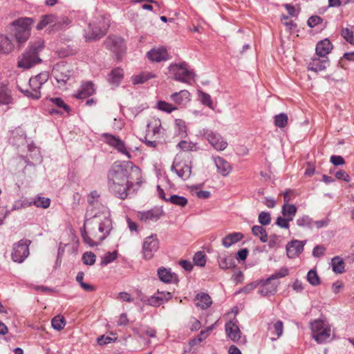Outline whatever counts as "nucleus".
Instances as JSON below:
<instances>
[{
  "label": "nucleus",
  "instance_id": "nucleus-40",
  "mask_svg": "<svg viewBox=\"0 0 354 354\" xmlns=\"http://www.w3.org/2000/svg\"><path fill=\"white\" fill-rule=\"evenodd\" d=\"M252 232L254 236H259L262 243L268 241V235L264 227L261 225H254L252 227Z\"/></svg>",
  "mask_w": 354,
  "mask_h": 354
},
{
  "label": "nucleus",
  "instance_id": "nucleus-25",
  "mask_svg": "<svg viewBox=\"0 0 354 354\" xmlns=\"http://www.w3.org/2000/svg\"><path fill=\"white\" fill-rule=\"evenodd\" d=\"M50 102H52L53 104L56 106L60 110L56 109H51L50 110V113H69L71 111V108L68 105H67L64 101L60 97H51L49 99Z\"/></svg>",
  "mask_w": 354,
  "mask_h": 354
},
{
  "label": "nucleus",
  "instance_id": "nucleus-46",
  "mask_svg": "<svg viewBox=\"0 0 354 354\" xmlns=\"http://www.w3.org/2000/svg\"><path fill=\"white\" fill-rule=\"evenodd\" d=\"M118 257V252L113 251V252H106L103 257H102V261L101 265L102 266H106L109 263L114 261Z\"/></svg>",
  "mask_w": 354,
  "mask_h": 354
},
{
  "label": "nucleus",
  "instance_id": "nucleus-17",
  "mask_svg": "<svg viewBox=\"0 0 354 354\" xmlns=\"http://www.w3.org/2000/svg\"><path fill=\"white\" fill-rule=\"evenodd\" d=\"M163 215V211L160 209H152L147 211L139 212L138 217L139 219L146 223H151L158 221Z\"/></svg>",
  "mask_w": 354,
  "mask_h": 354
},
{
  "label": "nucleus",
  "instance_id": "nucleus-5",
  "mask_svg": "<svg viewBox=\"0 0 354 354\" xmlns=\"http://www.w3.org/2000/svg\"><path fill=\"white\" fill-rule=\"evenodd\" d=\"M33 23V19L29 17L19 18L12 22L11 25L15 28L14 36L19 45L25 43L29 38Z\"/></svg>",
  "mask_w": 354,
  "mask_h": 354
},
{
  "label": "nucleus",
  "instance_id": "nucleus-61",
  "mask_svg": "<svg viewBox=\"0 0 354 354\" xmlns=\"http://www.w3.org/2000/svg\"><path fill=\"white\" fill-rule=\"evenodd\" d=\"M48 77L49 75L47 72H42L37 75L32 77V78L37 79V82H39L40 84L43 86L48 81Z\"/></svg>",
  "mask_w": 354,
  "mask_h": 354
},
{
  "label": "nucleus",
  "instance_id": "nucleus-3",
  "mask_svg": "<svg viewBox=\"0 0 354 354\" xmlns=\"http://www.w3.org/2000/svg\"><path fill=\"white\" fill-rule=\"evenodd\" d=\"M111 221L104 216V221L99 224L97 230L88 234L85 230H82V237L85 243L91 247L96 246L108 236L111 231Z\"/></svg>",
  "mask_w": 354,
  "mask_h": 354
},
{
  "label": "nucleus",
  "instance_id": "nucleus-27",
  "mask_svg": "<svg viewBox=\"0 0 354 354\" xmlns=\"http://www.w3.org/2000/svg\"><path fill=\"white\" fill-rule=\"evenodd\" d=\"M214 162L216 167L217 171L223 176H227L231 171V166L228 162L223 158L214 157Z\"/></svg>",
  "mask_w": 354,
  "mask_h": 354
},
{
  "label": "nucleus",
  "instance_id": "nucleus-10",
  "mask_svg": "<svg viewBox=\"0 0 354 354\" xmlns=\"http://www.w3.org/2000/svg\"><path fill=\"white\" fill-rule=\"evenodd\" d=\"M100 196L97 191H93L88 196V203L90 206L87 210V214L92 217H97L100 213L108 214L107 208L100 201Z\"/></svg>",
  "mask_w": 354,
  "mask_h": 354
},
{
  "label": "nucleus",
  "instance_id": "nucleus-38",
  "mask_svg": "<svg viewBox=\"0 0 354 354\" xmlns=\"http://www.w3.org/2000/svg\"><path fill=\"white\" fill-rule=\"evenodd\" d=\"M331 266L335 273L342 274L344 272V261L339 256H336L332 259Z\"/></svg>",
  "mask_w": 354,
  "mask_h": 354
},
{
  "label": "nucleus",
  "instance_id": "nucleus-20",
  "mask_svg": "<svg viewBox=\"0 0 354 354\" xmlns=\"http://www.w3.org/2000/svg\"><path fill=\"white\" fill-rule=\"evenodd\" d=\"M106 46L111 51L119 55L125 50L124 39L117 36H110L106 40Z\"/></svg>",
  "mask_w": 354,
  "mask_h": 354
},
{
  "label": "nucleus",
  "instance_id": "nucleus-52",
  "mask_svg": "<svg viewBox=\"0 0 354 354\" xmlns=\"http://www.w3.org/2000/svg\"><path fill=\"white\" fill-rule=\"evenodd\" d=\"M193 260L196 265L203 267L206 263V256L203 252H197L194 254Z\"/></svg>",
  "mask_w": 354,
  "mask_h": 354
},
{
  "label": "nucleus",
  "instance_id": "nucleus-42",
  "mask_svg": "<svg viewBox=\"0 0 354 354\" xmlns=\"http://www.w3.org/2000/svg\"><path fill=\"white\" fill-rule=\"evenodd\" d=\"M31 206L32 205L37 206V207H41L44 209H46L50 206V200L49 198L37 196L34 200L30 201Z\"/></svg>",
  "mask_w": 354,
  "mask_h": 354
},
{
  "label": "nucleus",
  "instance_id": "nucleus-41",
  "mask_svg": "<svg viewBox=\"0 0 354 354\" xmlns=\"http://www.w3.org/2000/svg\"><path fill=\"white\" fill-rule=\"evenodd\" d=\"M219 267L221 269H230L235 266L234 261L231 257H220L218 260Z\"/></svg>",
  "mask_w": 354,
  "mask_h": 354
},
{
  "label": "nucleus",
  "instance_id": "nucleus-43",
  "mask_svg": "<svg viewBox=\"0 0 354 354\" xmlns=\"http://www.w3.org/2000/svg\"><path fill=\"white\" fill-rule=\"evenodd\" d=\"M71 24V21L67 17L64 16L57 17L55 22V30H62L66 28L69 26Z\"/></svg>",
  "mask_w": 354,
  "mask_h": 354
},
{
  "label": "nucleus",
  "instance_id": "nucleus-58",
  "mask_svg": "<svg viewBox=\"0 0 354 354\" xmlns=\"http://www.w3.org/2000/svg\"><path fill=\"white\" fill-rule=\"evenodd\" d=\"M290 221H291V220H288V218H286L284 216L283 217L279 216L277 218L276 225L281 228L288 229L290 227V225H289Z\"/></svg>",
  "mask_w": 354,
  "mask_h": 354
},
{
  "label": "nucleus",
  "instance_id": "nucleus-64",
  "mask_svg": "<svg viewBox=\"0 0 354 354\" xmlns=\"http://www.w3.org/2000/svg\"><path fill=\"white\" fill-rule=\"evenodd\" d=\"M326 251V248L322 245H316L313 250V255L315 257H322Z\"/></svg>",
  "mask_w": 354,
  "mask_h": 354
},
{
  "label": "nucleus",
  "instance_id": "nucleus-49",
  "mask_svg": "<svg viewBox=\"0 0 354 354\" xmlns=\"http://www.w3.org/2000/svg\"><path fill=\"white\" fill-rule=\"evenodd\" d=\"M288 115L286 113H280L274 116V124L279 128H283L288 123Z\"/></svg>",
  "mask_w": 354,
  "mask_h": 354
},
{
  "label": "nucleus",
  "instance_id": "nucleus-59",
  "mask_svg": "<svg viewBox=\"0 0 354 354\" xmlns=\"http://www.w3.org/2000/svg\"><path fill=\"white\" fill-rule=\"evenodd\" d=\"M214 328V325H212L211 326L208 327L205 330H201L200 332V334L197 337V342H201L202 341L208 337L210 332L213 330Z\"/></svg>",
  "mask_w": 354,
  "mask_h": 354
},
{
  "label": "nucleus",
  "instance_id": "nucleus-24",
  "mask_svg": "<svg viewBox=\"0 0 354 354\" xmlns=\"http://www.w3.org/2000/svg\"><path fill=\"white\" fill-rule=\"evenodd\" d=\"M158 276L160 280L166 283H177V274L171 272V269L161 267L158 270Z\"/></svg>",
  "mask_w": 354,
  "mask_h": 354
},
{
  "label": "nucleus",
  "instance_id": "nucleus-48",
  "mask_svg": "<svg viewBox=\"0 0 354 354\" xmlns=\"http://www.w3.org/2000/svg\"><path fill=\"white\" fill-rule=\"evenodd\" d=\"M342 37L349 44L354 45V32L348 28H343L341 30Z\"/></svg>",
  "mask_w": 354,
  "mask_h": 354
},
{
  "label": "nucleus",
  "instance_id": "nucleus-39",
  "mask_svg": "<svg viewBox=\"0 0 354 354\" xmlns=\"http://www.w3.org/2000/svg\"><path fill=\"white\" fill-rule=\"evenodd\" d=\"M296 223L299 227H306L312 230L314 227V221L308 215H303L296 220Z\"/></svg>",
  "mask_w": 354,
  "mask_h": 354
},
{
  "label": "nucleus",
  "instance_id": "nucleus-63",
  "mask_svg": "<svg viewBox=\"0 0 354 354\" xmlns=\"http://www.w3.org/2000/svg\"><path fill=\"white\" fill-rule=\"evenodd\" d=\"M330 161L335 166L343 165L345 163L344 159L341 156L336 155L332 156Z\"/></svg>",
  "mask_w": 354,
  "mask_h": 354
},
{
  "label": "nucleus",
  "instance_id": "nucleus-57",
  "mask_svg": "<svg viewBox=\"0 0 354 354\" xmlns=\"http://www.w3.org/2000/svg\"><path fill=\"white\" fill-rule=\"evenodd\" d=\"M12 102L11 96L3 89L0 90V104L8 105Z\"/></svg>",
  "mask_w": 354,
  "mask_h": 354
},
{
  "label": "nucleus",
  "instance_id": "nucleus-26",
  "mask_svg": "<svg viewBox=\"0 0 354 354\" xmlns=\"http://www.w3.org/2000/svg\"><path fill=\"white\" fill-rule=\"evenodd\" d=\"M95 93L94 85L91 82L83 83L77 93L75 95L77 99H84L92 95Z\"/></svg>",
  "mask_w": 354,
  "mask_h": 354
},
{
  "label": "nucleus",
  "instance_id": "nucleus-34",
  "mask_svg": "<svg viewBox=\"0 0 354 354\" xmlns=\"http://www.w3.org/2000/svg\"><path fill=\"white\" fill-rule=\"evenodd\" d=\"M189 93L186 90H182L174 93L171 95V99L177 104H184L189 101Z\"/></svg>",
  "mask_w": 354,
  "mask_h": 354
},
{
  "label": "nucleus",
  "instance_id": "nucleus-9",
  "mask_svg": "<svg viewBox=\"0 0 354 354\" xmlns=\"http://www.w3.org/2000/svg\"><path fill=\"white\" fill-rule=\"evenodd\" d=\"M169 71L174 75L175 80L179 82L190 83L194 77V72L188 68L186 63L171 64Z\"/></svg>",
  "mask_w": 354,
  "mask_h": 354
},
{
  "label": "nucleus",
  "instance_id": "nucleus-13",
  "mask_svg": "<svg viewBox=\"0 0 354 354\" xmlns=\"http://www.w3.org/2000/svg\"><path fill=\"white\" fill-rule=\"evenodd\" d=\"M104 138V142L110 147H113L120 153H122L127 156V158H131V155L129 151L127 149L124 142L119 137L104 133L102 134Z\"/></svg>",
  "mask_w": 354,
  "mask_h": 354
},
{
  "label": "nucleus",
  "instance_id": "nucleus-54",
  "mask_svg": "<svg viewBox=\"0 0 354 354\" xmlns=\"http://www.w3.org/2000/svg\"><path fill=\"white\" fill-rule=\"evenodd\" d=\"M176 128L177 133L182 138L185 137L187 136L186 126L185 122H183L181 120H176Z\"/></svg>",
  "mask_w": 354,
  "mask_h": 354
},
{
  "label": "nucleus",
  "instance_id": "nucleus-60",
  "mask_svg": "<svg viewBox=\"0 0 354 354\" xmlns=\"http://www.w3.org/2000/svg\"><path fill=\"white\" fill-rule=\"evenodd\" d=\"M200 96H201V100L202 103L203 104L212 108V101L210 95L204 92H201Z\"/></svg>",
  "mask_w": 354,
  "mask_h": 354
},
{
  "label": "nucleus",
  "instance_id": "nucleus-23",
  "mask_svg": "<svg viewBox=\"0 0 354 354\" xmlns=\"http://www.w3.org/2000/svg\"><path fill=\"white\" fill-rule=\"evenodd\" d=\"M147 57L151 62H160L169 59V54L165 48H157L150 50L147 53Z\"/></svg>",
  "mask_w": 354,
  "mask_h": 354
},
{
  "label": "nucleus",
  "instance_id": "nucleus-36",
  "mask_svg": "<svg viewBox=\"0 0 354 354\" xmlns=\"http://www.w3.org/2000/svg\"><path fill=\"white\" fill-rule=\"evenodd\" d=\"M297 208L295 205L284 203L281 208V214L284 217L288 218V220H293Z\"/></svg>",
  "mask_w": 354,
  "mask_h": 354
},
{
  "label": "nucleus",
  "instance_id": "nucleus-19",
  "mask_svg": "<svg viewBox=\"0 0 354 354\" xmlns=\"http://www.w3.org/2000/svg\"><path fill=\"white\" fill-rule=\"evenodd\" d=\"M52 73L57 82L60 84H65L71 77L69 70L66 66L63 64H56Z\"/></svg>",
  "mask_w": 354,
  "mask_h": 354
},
{
  "label": "nucleus",
  "instance_id": "nucleus-50",
  "mask_svg": "<svg viewBox=\"0 0 354 354\" xmlns=\"http://www.w3.org/2000/svg\"><path fill=\"white\" fill-rule=\"evenodd\" d=\"M307 280L312 286H317L320 283V279L318 277L317 272L314 270H310L307 274Z\"/></svg>",
  "mask_w": 354,
  "mask_h": 354
},
{
  "label": "nucleus",
  "instance_id": "nucleus-51",
  "mask_svg": "<svg viewBox=\"0 0 354 354\" xmlns=\"http://www.w3.org/2000/svg\"><path fill=\"white\" fill-rule=\"evenodd\" d=\"M82 259L84 264L92 266L95 262L96 256L92 252H86L83 254Z\"/></svg>",
  "mask_w": 354,
  "mask_h": 354
},
{
  "label": "nucleus",
  "instance_id": "nucleus-44",
  "mask_svg": "<svg viewBox=\"0 0 354 354\" xmlns=\"http://www.w3.org/2000/svg\"><path fill=\"white\" fill-rule=\"evenodd\" d=\"M31 206L30 201L25 198L17 200L14 202L12 206L11 207L10 212L19 210L24 208H26Z\"/></svg>",
  "mask_w": 354,
  "mask_h": 354
},
{
  "label": "nucleus",
  "instance_id": "nucleus-33",
  "mask_svg": "<svg viewBox=\"0 0 354 354\" xmlns=\"http://www.w3.org/2000/svg\"><path fill=\"white\" fill-rule=\"evenodd\" d=\"M243 238V234L240 232H233L225 236L222 240V245L228 248L233 244L239 242Z\"/></svg>",
  "mask_w": 354,
  "mask_h": 354
},
{
  "label": "nucleus",
  "instance_id": "nucleus-35",
  "mask_svg": "<svg viewBox=\"0 0 354 354\" xmlns=\"http://www.w3.org/2000/svg\"><path fill=\"white\" fill-rule=\"evenodd\" d=\"M196 306L202 309L207 308L212 304L210 297L205 293L198 294L196 297Z\"/></svg>",
  "mask_w": 354,
  "mask_h": 354
},
{
  "label": "nucleus",
  "instance_id": "nucleus-31",
  "mask_svg": "<svg viewBox=\"0 0 354 354\" xmlns=\"http://www.w3.org/2000/svg\"><path fill=\"white\" fill-rule=\"evenodd\" d=\"M123 70L120 68H116L110 72L108 81L113 86H118L123 79Z\"/></svg>",
  "mask_w": 354,
  "mask_h": 354
},
{
  "label": "nucleus",
  "instance_id": "nucleus-7",
  "mask_svg": "<svg viewBox=\"0 0 354 354\" xmlns=\"http://www.w3.org/2000/svg\"><path fill=\"white\" fill-rule=\"evenodd\" d=\"M171 170L176 173L179 178L186 180L190 177L192 174L191 162L188 158L178 154L174 160Z\"/></svg>",
  "mask_w": 354,
  "mask_h": 354
},
{
  "label": "nucleus",
  "instance_id": "nucleus-4",
  "mask_svg": "<svg viewBox=\"0 0 354 354\" xmlns=\"http://www.w3.org/2000/svg\"><path fill=\"white\" fill-rule=\"evenodd\" d=\"M109 24L105 17L96 18L89 22L84 29V37L86 41H91L102 37L106 32Z\"/></svg>",
  "mask_w": 354,
  "mask_h": 354
},
{
  "label": "nucleus",
  "instance_id": "nucleus-12",
  "mask_svg": "<svg viewBox=\"0 0 354 354\" xmlns=\"http://www.w3.org/2000/svg\"><path fill=\"white\" fill-rule=\"evenodd\" d=\"M200 133L215 149L223 151L227 147V142L219 133L207 129H203Z\"/></svg>",
  "mask_w": 354,
  "mask_h": 354
},
{
  "label": "nucleus",
  "instance_id": "nucleus-1",
  "mask_svg": "<svg viewBox=\"0 0 354 354\" xmlns=\"http://www.w3.org/2000/svg\"><path fill=\"white\" fill-rule=\"evenodd\" d=\"M140 176V168L131 162H115L107 174L109 190L117 198L124 200L133 181L139 180Z\"/></svg>",
  "mask_w": 354,
  "mask_h": 354
},
{
  "label": "nucleus",
  "instance_id": "nucleus-47",
  "mask_svg": "<svg viewBox=\"0 0 354 354\" xmlns=\"http://www.w3.org/2000/svg\"><path fill=\"white\" fill-rule=\"evenodd\" d=\"M52 327L57 330H62L66 325L65 319L62 316H55L51 321Z\"/></svg>",
  "mask_w": 354,
  "mask_h": 354
},
{
  "label": "nucleus",
  "instance_id": "nucleus-11",
  "mask_svg": "<svg viewBox=\"0 0 354 354\" xmlns=\"http://www.w3.org/2000/svg\"><path fill=\"white\" fill-rule=\"evenodd\" d=\"M31 241L28 239H21L13 245V251L12 252V259L16 262L21 263L29 255V245Z\"/></svg>",
  "mask_w": 354,
  "mask_h": 354
},
{
  "label": "nucleus",
  "instance_id": "nucleus-18",
  "mask_svg": "<svg viewBox=\"0 0 354 354\" xmlns=\"http://www.w3.org/2000/svg\"><path fill=\"white\" fill-rule=\"evenodd\" d=\"M29 86L30 89H23L21 87H19V91L24 93L28 97L38 100L41 97V91L40 89L42 87V85L40 84L39 82H37L35 78H30L29 80Z\"/></svg>",
  "mask_w": 354,
  "mask_h": 354
},
{
  "label": "nucleus",
  "instance_id": "nucleus-53",
  "mask_svg": "<svg viewBox=\"0 0 354 354\" xmlns=\"http://www.w3.org/2000/svg\"><path fill=\"white\" fill-rule=\"evenodd\" d=\"M157 107L159 110L167 113H171L176 109V107L173 106L171 104L166 102L165 101L158 102Z\"/></svg>",
  "mask_w": 354,
  "mask_h": 354
},
{
  "label": "nucleus",
  "instance_id": "nucleus-14",
  "mask_svg": "<svg viewBox=\"0 0 354 354\" xmlns=\"http://www.w3.org/2000/svg\"><path fill=\"white\" fill-rule=\"evenodd\" d=\"M159 248V241L156 234L146 237L142 244V253L145 259H151Z\"/></svg>",
  "mask_w": 354,
  "mask_h": 354
},
{
  "label": "nucleus",
  "instance_id": "nucleus-16",
  "mask_svg": "<svg viewBox=\"0 0 354 354\" xmlns=\"http://www.w3.org/2000/svg\"><path fill=\"white\" fill-rule=\"evenodd\" d=\"M147 137L157 139L162 137L164 134L161 122L158 118L151 119L147 124Z\"/></svg>",
  "mask_w": 354,
  "mask_h": 354
},
{
  "label": "nucleus",
  "instance_id": "nucleus-15",
  "mask_svg": "<svg viewBox=\"0 0 354 354\" xmlns=\"http://www.w3.org/2000/svg\"><path fill=\"white\" fill-rule=\"evenodd\" d=\"M172 295L169 292L158 291L156 294L151 296L150 297H143L140 299V300L151 306L158 307L160 305L169 301Z\"/></svg>",
  "mask_w": 354,
  "mask_h": 354
},
{
  "label": "nucleus",
  "instance_id": "nucleus-55",
  "mask_svg": "<svg viewBox=\"0 0 354 354\" xmlns=\"http://www.w3.org/2000/svg\"><path fill=\"white\" fill-rule=\"evenodd\" d=\"M258 221L262 225H268L271 222V217L270 214L268 212H261L259 214L258 217Z\"/></svg>",
  "mask_w": 354,
  "mask_h": 354
},
{
  "label": "nucleus",
  "instance_id": "nucleus-45",
  "mask_svg": "<svg viewBox=\"0 0 354 354\" xmlns=\"http://www.w3.org/2000/svg\"><path fill=\"white\" fill-rule=\"evenodd\" d=\"M166 201H169L180 207H185L187 204V199L186 198L176 194L171 196L168 199H166Z\"/></svg>",
  "mask_w": 354,
  "mask_h": 354
},
{
  "label": "nucleus",
  "instance_id": "nucleus-32",
  "mask_svg": "<svg viewBox=\"0 0 354 354\" xmlns=\"http://www.w3.org/2000/svg\"><path fill=\"white\" fill-rule=\"evenodd\" d=\"M328 65V59L319 58H313L308 64V69L315 72L324 71Z\"/></svg>",
  "mask_w": 354,
  "mask_h": 354
},
{
  "label": "nucleus",
  "instance_id": "nucleus-56",
  "mask_svg": "<svg viewBox=\"0 0 354 354\" xmlns=\"http://www.w3.org/2000/svg\"><path fill=\"white\" fill-rule=\"evenodd\" d=\"M270 330H273V333L277 335V337H279L283 334V322L280 320L274 322L272 327L269 328Z\"/></svg>",
  "mask_w": 354,
  "mask_h": 354
},
{
  "label": "nucleus",
  "instance_id": "nucleus-2",
  "mask_svg": "<svg viewBox=\"0 0 354 354\" xmlns=\"http://www.w3.org/2000/svg\"><path fill=\"white\" fill-rule=\"evenodd\" d=\"M44 48V41L38 40L30 43L28 48L22 54L17 62V66L24 69H28L41 62L39 53Z\"/></svg>",
  "mask_w": 354,
  "mask_h": 354
},
{
  "label": "nucleus",
  "instance_id": "nucleus-37",
  "mask_svg": "<svg viewBox=\"0 0 354 354\" xmlns=\"http://www.w3.org/2000/svg\"><path fill=\"white\" fill-rule=\"evenodd\" d=\"M155 75L148 71L142 72L138 75L132 76L131 80L133 84H143L147 80L153 78Z\"/></svg>",
  "mask_w": 354,
  "mask_h": 354
},
{
  "label": "nucleus",
  "instance_id": "nucleus-22",
  "mask_svg": "<svg viewBox=\"0 0 354 354\" xmlns=\"http://www.w3.org/2000/svg\"><path fill=\"white\" fill-rule=\"evenodd\" d=\"M226 335L234 342H238L241 339V330L236 322L229 321L225 325Z\"/></svg>",
  "mask_w": 354,
  "mask_h": 354
},
{
  "label": "nucleus",
  "instance_id": "nucleus-6",
  "mask_svg": "<svg viewBox=\"0 0 354 354\" xmlns=\"http://www.w3.org/2000/svg\"><path fill=\"white\" fill-rule=\"evenodd\" d=\"M289 274L286 267H283L268 277L259 289V293L262 296L268 297L274 295L277 291L279 282L277 279L283 278Z\"/></svg>",
  "mask_w": 354,
  "mask_h": 354
},
{
  "label": "nucleus",
  "instance_id": "nucleus-62",
  "mask_svg": "<svg viewBox=\"0 0 354 354\" xmlns=\"http://www.w3.org/2000/svg\"><path fill=\"white\" fill-rule=\"evenodd\" d=\"M329 223L330 219L328 217H326L320 221H314V226H315L317 229L326 227L328 225Z\"/></svg>",
  "mask_w": 354,
  "mask_h": 354
},
{
  "label": "nucleus",
  "instance_id": "nucleus-28",
  "mask_svg": "<svg viewBox=\"0 0 354 354\" xmlns=\"http://www.w3.org/2000/svg\"><path fill=\"white\" fill-rule=\"evenodd\" d=\"M333 49V45L328 39L319 41L316 45V54L322 57H325Z\"/></svg>",
  "mask_w": 354,
  "mask_h": 354
},
{
  "label": "nucleus",
  "instance_id": "nucleus-8",
  "mask_svg": "<svg viewBox=\"0 0 354 354\" xmlns=\"http://www.w3.org/2000/svg\"><path fill=\"white\" fill-rule=\"evenodd\" d=\"M311 330L313 338L319 344L326 342L330 337V327L325 322L320 320H315L311 322Z\"/></svg>",
  "mask_w": 354,
  "mask_h": 354
},
{
  "label": "nucleus",
  "instance_id": "nucleus-21",
  "mask_svg": "<svg viewBox=\"0 0 354 354\" xmlns=\"http://www.w3.org/2000/svg\"><path fill=\"white\" fill-rule=\"evenodd\" d=\"M305 243L306 241L299 240L289 242L286 247L288 257L294 259L298 257L303 252Z\"/></svg>",
  "mask_w": 354,
  "mask_h": 354
},
{
  "label": "nucleus",
  "instance_id": "nucleus-30",
  "mask_svg": "<svg viewBox=\"0 0 354 354\" xmlns=\"http://www.w3.org/2000/svg\"><path fill=\"white\" fill-rule=\"evenodd\" d=\"M57 16L49 14L41 16L40 21L37 25V30H42L45 27L49 26L55 30Z\"/></svg>",
  "mask_w": 354,
  "mask_h": 354
},
{
  "label": "nucleus",
  "instance_id": "nucleus-29",
  "mask_svg": "<svg viewBox=\"0 0 354 354\" xmlns=\"http://www.w3.org/2000/svg\"><path fill=\"white\" fill-rule=\"evenodd\" d=\"M14 50L12 40L5 35H0V55H8Z\"/></svg>",
  "mask_w": 354,
  "mask_h": 354
}]
</instances>
